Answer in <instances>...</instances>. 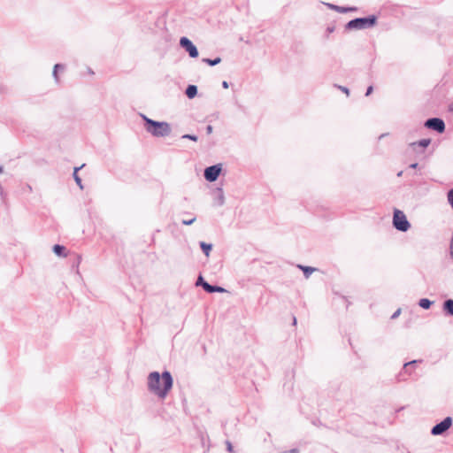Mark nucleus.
I'll list each match as a JSON object with an SVG mask.
<instances>
[{"label":"nucleus","mask_w":453,"mask_h":453,"mask_svg":"<svg viewBox=\"0 0 453 453\" xmlns=\"http://www.w3.org/2000/svg\"><path fill=\"white\" fill-rule=\"evenodd\" d=\"M283 453H298V449H292L288 451H285Z\"/></svg>","instance_id":"nucleus-31"},{"label":"nucleus","mask_w":453,"mask_h":453,"mask_svg":"<svg viewBox=\"0 0 453 453\" xmlns=\"http://www.w3.org/2000/svg\"><path fill=\"white\" fill-rule=\"evenodd\" d=\"M203 62L206 63L207 65H216L218 64H219L221 62V58H216L214 59H211V58H203L202 60Z\"/></svg>","instance_id":"nucleus-21"},{"label":"nucleus","mask_w":453,"mask_h":453,"mask_svg":"<svg viewBox=\"0 0 453 453\" xmlns=\"http://www.w3.org/2000/svg\"><path fill=\"white\" fill-rule=\"evenodd\" d=\"M452 425V418L450 417L445 418L442 421L433 426L431 434L433 435H441L445 433Z\"/></svg>","instance_id":"nucleus-7"},{"label":"nucleus","mask_w":453,"mask_h":453,"mask_svg":"<svg viewBox=\"0 0 453 453\" xmlns=\"http://www.w3.org/2000/svg\"><path fill=\"white\" fill-rule=\"evenodd\" d=\"M222 87H223L224 88H228V87H229L228 82H227L226 81H224L222 82Z\"/></svg>","instance_id":"nucleus-32"},{"label":"nucleus","mask_w":453,"mask_h":453,"mask_svg":"<svg viewBox=\"0 0 453 453\" xmlns=\"http://www.w3.org/2000/svg\"><path fill=\"white\" fill-rule=\"evenodd\" d=\"M401 313V309H397L391 316L392 319H396Z\"/></svg>","instance_id":"nucleus-27"},{"label":"nucleus","mask_w":453,"mask_h":453,"mask_svg":"<svg viewBox=\"0 0 453 453\" xmlns=\"http://www.w3.org/2000/svg\"><path fill=\"white\" fill-rule=\"evenodd\" d=\"M296 319L294 317L293 319V325H296Z\"/></svg>","instance_id":"nucleus-37"},{"label":"nucleus","mask_w":453,"mask_h":453,"mask_svg":"<svg viewBox=\"0 0 453 453\" xmlns=\"http://www.w3.org/2000/svg\"><path fill=\"white\" fill-rule=\"evenodd\" d=\"M196 218L192 217L191 219H187L182 220V224L186 226H190L196 221Z\"/></svg>","instance_id":"nucleus-22"},{"label":"nucleus","mask_w":453,"mask_h":453,"mask_svg":"<svg viewBox=\"0 0 453 453\" xmlns=\"http://www.w3.org/2000/svg\"><path fill=\"white\" fill-rule=\"evenodd\" d=\"M180 45L188 52L190 58H196L198 57L199 52L197 48L188 37H181L180 40Z\"/></svg>","instance_id":"nucleus-5"},{"label":"nucleus","mask_w":453,"mask_h":453,"mask_svg":"<svg viewBox=\"0 0 453 453\" xmlns=\"http://www.w3.org/2000/svg\"><path fill=\"white\" fill-rule=\"evenodd\" d=\"M58 69H61V70H64L65 69V65H62V64H56L54 65V68H53V72H52V76L55 80V82L56 83H59V77H58Z\"/></svg>","instance_id":"nucleus-16"},{"label":"nucleus","mask_w":453,"mask_h":453,"mask_svg":"<svg viewBox=\"0 0 453 453\" xmlns=\"http://www.w3.org/2000/svg\"><path fill=\"white\" fill-rule=\"evenodd\" d=\"M173 385L172 374L165 371L160 374L158 372H151L148 375V390L160 399H165Z\"/></svg>","instance_id":"nucleus-1"},{"label":"nucleus","mask_w":453,"mask_h":453,"mask_svg":"<svg viewBox=\"0 0 453 453\" xmlns=\"http://www.w3.org/2000/svg\"><path fill=\"white\" fill-rule=\"evenodd\" d=\"M182 139H188V140L196 142L198 138L195 134H184V135H182Z\"/></svg>","instance_id":"nucleus-23"},{"label":"nucleus","mask_w":453,"mask_h":453,"mask_svg":"<svg viewBox=\"0 0 453 453\" xmlns=\"http://www.w3.org/2000/svg\"><path fill=\"white\" fill-rule=\"evenodd\" d=\"M140 116L145 123V130L151 135L165 137L171 134L172 128L168 122L153 120L143 113H140Z\"/></svg>","instance_id":"nucleus-2"},{"label":"nucleus","mask_w":453,"mask_h":453,"mask_svg":"<svg viewBox=\"0 0 453 453\" xmlns=\"http://www.w3.org/2000/svg\"><path fill=\"white\" fill-rule=\"evenodd\" d=\"M200 247H201L203 252L204 253V255L206 257H209L210 253H211V251L212 250V244L206 243L204 242H200Z\"/></svg>","instance_id":"nucleus-18"},{"label":"nucleus","mask_w":453,"mask_h":453,"mask_svg":"<svg viewBox=\"0 0 453 453\" xmlns=\"http://www.w3.org/2000/svg\"><path fill=\"white\" fill-rule=\"evenodd\" d=\"M226 450H227L229 453H234L233 445H232V443H231L229 441H226Z\"/></svg>","instance_id":"nucleus-25"},{"label":"nucleus","mask_w":453,"mask_h":453,"mask_svg":"<svg viewBox=\"0 0 453 453\" xmlns=\"http://www.w3.org/2000/svg\"><path fill=\"white\" fill-rule=\"evenodd\" d=\"M377 23V17L371 15L365 18H356L349 21L345 28L348 30H363L374 27Z\"/></svg>","instance_id":"nucleus-3"},{"label":"nucleus","mask_w":453,"mask_h":453,"mask_svg":"<svg viewBox=\"0 0 453 453\" xmlns=\"http://www.w3.org/2000/svg\"><path fill=\"white\" fill-rule=\"evenodd\" d=\"M372 89H373L372 86H369L366 90L365 96H369L372 92Z\"/></svg>","instance_id":"nucleus-29"},{"label":"nucleus","mask_w":453,"mask_h":453,"mask_svg":"<svg viewBox=\"0 0 453 453\" xmlns=\"http://www.w3.org/2000/svg\"><path fill=\"white\" fill-rule=\"evenodd\" d=\"M65 248L62 245L56 244L53 246V252L58 257H66Z\"/></svg>","instance_id":"nucleus-15"},{"label":"nucleus","mask_w":453,"mask_h":453,"mask_svg":"<svg viewBox=\"0 0 453 453\" xmlns=\"http://www.w3.org/2000/svg\"><path fill=\"white\" fill-rule=\"evenodd\" d=\"M443 310L448 314L453 316V300L448 299L443 303Z\"/></svg>","instance_id":"nucleus-14"},{"label":"nucleus","mask_w":453,"mask_h":453,"mask_svg":"<svg viewBox=\"0 0 453 453\" xmlns=\"http://www.w3.org/2000/svg\"><path fill=\"white\" fill-rule=\"evenodd\" d=\"M393 226L396 230L401 232H406L411 227V224L405 214L398 209H395L394 211Z\"/></svg>","instance_id":"nucleus-4"},{"label":"nucleus","mask_w":453,"mask_h":453,"mask_svg":"<svg viewBox=\"0 0 453 453\" xmlns=\"http://www.w3.org/2000/svg\"><path fill=\"white\" fill-rule=\"evenodd\" d=\"M212 131H213V127H212V126L208 125V126L206 127V133H207L208 134H211L212 133Z\"/></svg>","instance_id":"nucleus-28"},{"label":"nucleus","mask_w":453,"mask_h":453,"mask_svg":"<svg viewBox=\"0 0 453 453\" xmlns=\"http://www.w3.org/2000/svg\"><path fill=\"white\" fill-rule=\"evenodd\" d=\"M418 163H413V164H411L409 167L411 169H416L418 167Z\"/></svg>","instance_id":"nucleus-33"},{"label":"nucleus","mask_w":453,"mask_h":453,"mask_svg":"<svg viewBox=\"0 0 453 453\" xmlns=\"http://www.w3.org/2000/svg\"><path fill=\"white\" fill-rule=\"evenodd\" d=\"M431 143V139H422L418 142H413L410 143V147L414 150L418 151V148L426 149Z\"/></svg>","instance_id":"nucleus-11"},{"label":"nucleus","mask_w":453,"mask_h":453,"mask_svg":"<svg viewBox=\"0 0 453 453\" xmlns=\"http://www.w3.org/2000/svg\"><path fill=\"white\" fill-rule=\"evenodd\" d=\"M225 203V196L221 188H217L214 191V204L222 206Z\"/></svg>","instance_id":"nucleus-10"},{"label":"nucleus","mask_w":453,"mask_h":453,"mask_svg":"<svg viewBox=\"0 0 453 453\" xmlns=\"http://www.w3.org/2000/svg\"><path fill=\"white\" fill-rule=\"evenodd\" d=\"M403 175V171H400L398 173H397V176L398 177H401Z\"/></svg>","instance_id":"nucleus-36"},{"label":"nucleus","mask_w":453,"mask_h":453,"mask_svg":"<svg viewBox=\"0 0 453 453\" xmlns=\"http://www.w3.org/2000/svg\"><path fill=\"white\" fill-rule=\"evenodd\" d=\"M339 88L347 95H349V89L346 87L339 86Z\"/></svg>","instance_id":"nucleus-30"},{"label":"nucleus","mask_w":453,"mask_h":453,"mask_svg":"<svg viewBox=\"0 0 453 453\" xmlns=\"http://www.w3.org/2000/svg\"><path fill=\"white\" fill-rule=\"evenodd\" d=\"M83 166H84V165H82L80 167H75L74 171H73V174L76 184L80 187L81 189H83V186H82L81 179L78 175V171L80 169H81Z\"/></svg>","instance_id":"nucleus-19"},{"label":"nucleus","mask_w":453,"mask_h":453,"mask_svg":"<svg viewBox=\"0 0 453 453\" xmlns=\"http://www.w3.org/2000/svg\"><path fill=\"white\" fill-rule=\"evenodd\" d=\"M425 127L438 133H442L445 130V123L441 119L439 118L428 119L425 122Z\"/></svg>","instance_id":"nucleus-8"},{"label":"nucleus","mask_w":453,"mask_h":453,"mask_svg":"<svg viewBox=\"0 0 453 453\" xmlns=\"http://www.w3.org/2000/svg\"><path fill=\"white\" fill-rule=\"evenodd\" d=\"M449 110L453 112V102L449 105Z\"/></svg>","instance_id":"nucleus-34"},{"label":"nucleus","mask_w":453,"mask_h":453,"mask_svg":"<svg viewBox=\"0 0 453 453\" xmlns=\"http://www.w3.org/2000/svg\"><path fill=\"white\" fill-rule=\"evenodd\" d=\"M197 94V87L196 85H188L186 88V95L188 98H194Z\"/></svg>","instance_id":"nucleus-13"},{"label":"nucleus","mask_w":453,"mask_h":453,"mask_svg":"<svg viewBox=\"0 0 453 453\" xmlns=\"http://www.w3.org/2000/svg\"><path fill=\"white\" fill-rule=\"evenodd\" d=\"M418 362V360H412V361H411V362L405 363V364L403 365V369H404V371H405V372H408V366H410V365H413L417 364Z\"/></svg>","instance_id":"nucleus-24"},{"label":"nucleus","mask_w":453,"mask_h":453,"mask_svg":"<svg viewBox=\"0 0 453 453\" xmlns=\"http://www.w3.org/2000/svg\"><path fill=\"white\" fill-rule=\"evenodd\" d=\"M298 267L303 272V275L308 279L311 274L317 270L315 267L298 265Z\"/></svg>","instance_id":"nucleus-17"},{"label":"nucleus","mask_w":453,"mask_h":453,"mask_svg":"<svg viewBox=\"0 0 453 453\" xmlns=\"http://www.w3.org/2000/svg\"><path fill=\"white\" fill-rule=\"evenodd\" d=\"M432 303H433V302L426 298H422L418 302V305L421 308L426 309V310L429 309L430 306L432 305Z\"/></svg>","instance_id":"nucleus-20"},{"label":"nucleus","mask_w":453,"mask_h":453,"mask_svg":"<svg viewBox=\"0 0 453 453\" xmlns=\"http://www.w3.org/2000/svg\"><path fill=\"white\" fill-rule=\"evenodd\" d=\"M204 282H206L203 278L200 275L196 280V286H202L203 287V284H204Z\"/></svg>","instance_id":"nucleus-26"},{"label":"nucleus","mask_w":453,"mask_h":453,"mask_svg":"<svg viewBox=\"0 0 453 453\" xmlns=\"http://www.w3.org/2000/svg\"><path fill=\"white\" fill-rule=\"evenodd\" d=\"M334 27H328V28H327V31H328L329 33L334 32Z\"/></svg>","instance_id":"nucleus-35"},{"label":"nucleus","mask_w":453,"mask_h":453,"mask_svg":"<svg viewBox=\"0 0 453 453\" xmlns=\"http://www.w3.org/2000/svg\"><path fill=\"white\" fill-rule=\"evenodd\" d=\"M386 134H380V139H381L382 137H384Z\"/></svg>","instance_id":"nucleus-38"},{"label":"nucleus","mask_w":453,"mask_h":453,"mask_svg":"<svg viewBox=\"0 0 453 453\" xmlns=\"http://www.w3.org/2000/svg\"><path fill=\"white\" fill-rule=\"evenodd\" d=\"M324 4L328 9L335 11V12H337L339 13H347V12H356V11H357V7H343V6L335 5V4H330V3H324Z\"/></svg>","instance_id":"nucleus-9"},{"label":"nucleus","mask_w":453,"mask_h":453,"mask_svg":"<svg viewBox=\"0 0 453 453\" xmlns=\"http://www.w3.org/2000/svg\"><path fill=\"white\" fill-rule=\"evenodd\" d=\"M203 288L208 292V293H215V292H218V293H224L226 292V290L222 288V287H219V286H213V285H211L209 284L208 282H204V284H203Z\"/></svg>","instance_id":"nucleus-12"},{"label":"nucleus","mask_w":453,"mask_h":453,"mask_svg":"<svg viewBox=\"0 0 453 453\" xmlns=\"http://www.w3.org/2000/svg\"><path fill=\"white\" fill-rule=\"evenodd\" d=\"M221 170L222 167L220 164L206 167L203 173L205 180L210 182L215 181L219 178Z\"/></svg>","instance_id":"nucleus-6"}]
</instances>
